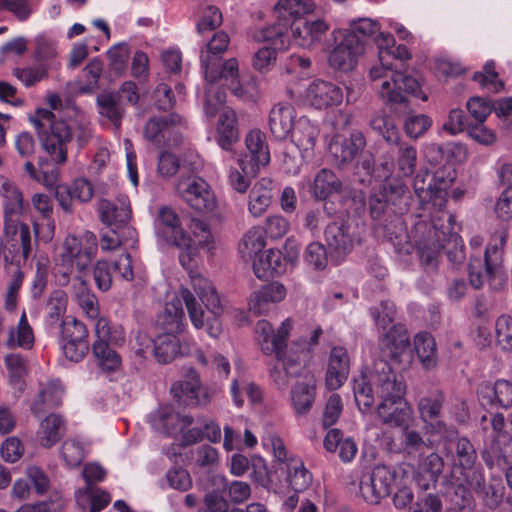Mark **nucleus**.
<instances>
[{
  "instance_id": "1",
  "label": "nucleus",
  "mask_w": 512,
  "mask_h": 512,
  "mask_svg": "<svg viewBox=\"0 0 512 512\" xmlns=\"http://www.w3.org/2000/svg\"><path fill=\"white\" fill-rule=\"evenodd\" d=\"M453 178L450 172L445 178L438 172L431 174L428 167L420 168L413 186L423 208L433 210L432 223H416L411 236L402 228V223H399L400 233L394 237L390 234V241L397 253L410 254L416 250L422 264L434 268L444 242L448 238L457 241V236L452 233L454 217L444 210L448 199L447 189Z\"/></svg>"
},
{
  "instance_id": "2",
  "label": "nucleus",
  "mask_w": 512,
  "mask_h": 512,
  "mask_svg": "<svg viewBox=\"0 0 512 512\" xmlns=\"http://www.w3.org/2000/svg\"><path fill=\"white\" fill-rule=\"evenodd\" d=\"M406 386L385 362H380L374 370H367L354 379L355 401L362 413L370 412L375 398L379 399L376 408L378 418L386 425L399 427L414 421L412 407L405 400Z\"/></svg>"
},
{
  "instance_id": "3",
  "label": "nucleus",
  "mask_w": 512,
  "mask_h": 512,
  "mask_svg": "<svg viewBox=\"0 0 512 512\" xmlns=\"http://www.w3.org/2000/svg\"><path fill=\"white\" fill-rule=\"evenodd\" d=\"M378 63L369 70L370 79L375 83L379 97L389 104H400L406 101L408 94L421 97L420 84L412 76L406 75L396 61L410 59L411 54L405 45H396L392 34H379L376 38Z\"/></svg>"
},
{
  "instance_id": "4",
  "label": "nucleus",
  "mask_w": 512,
  "mask_h": 512,
  "mask_svg": "<svg viewBox=\"0 0 512 512\" xmlns=\"http://www.w3.org/2000/svg\"><path fill=\"white\" fill-rule=\"evenodd\" d=\"M29 121L38 134L42 149L52 160H67L73 133L79 141H85L91 135L90 120L78 108L68 111L66 119H57L48 109H38Z\"/></svg>"
},
{
  "instance_id": "5",
  "label": "nucleus",
  "mask_w": 512,
  "mask_h": 512,
  "mask_svg": "<svg viewBox=\"0 0 512 512\" xmlns=\"http://www.w3.org/2000/svg\"><path fill=\"white\" fill-rule=\"evenodd\" d=\"M202 68L206 80L203 110L207 117L212 118L226 102V93L222 87H227L231 94L244 102H256L261 95L255 76L239 74L237 59L225 61L217 73L209 67V62L202 57Z\"/></svg>"
},
{
  "instance_id": "6",
  "label": "nucleus",
  "mask_w": 512,
  "mask_h": 512,
  "mask_svg": "<svg viewBox=\"0 0 512 512\" xmlns=\"http://www.w3.org/2000/svg\"><path fill=\"white\" fill-rule=\"evenodd\" d=\"M158 226L169 237L171 243L180 249L179 262L188 271L190 284L201 302L214 313L220 310V297L213 283L197 270L198 252L191 239L180 227L177 214L168 207L159 211Z\"/></svg>"
},
{
  "instance_id": "7",
  "label": "nucleus",
  "mask_w": 512,
  "mask_h": 512,
  "mask_svg": "<svg viewBox=\"0 0 512 512\" xmlns=\"http://www.w3.org/2000/svg\"><path fill=\"white\" fill-rule=\"evenodd\" d=\"M182 303L185 304L189 319L195 329H204L211 338H218L222 334L223 328L220 321L223 311L222 305L220 304L218 313H214L205 305L210 313L206 317L195 295L185 286H180L178 293L167 301L163 311L158 316V325L161 326L164 332L180 334L185 331L187 324Z\"/></svg>"
},
{
  "instance_id": "8",
  "label": "nucleus",
  "mask_w": 512,
  "mask_h": 512,
  "mask_svg": "<svg viewBox=\"0 0 512 512\" xmlns=\"http://www.w3.org/2000/svg\"><path fill=\"white\" fill-rule=\"evenodd\" d=\"M292 329V320L285 319L275 332L271 323L260 320L256 324L255 332L262 351L267 354H275L277 364L272 371V377L279 387L288 385V377L297 373L300 363L299 357L286 358V339Z\"/></svg>"
},
{
  "instance_id": "9",
  "label": "nucleus",
  "mask_w": 512,
  "mask_h": 512,
  "mask_svg": "<svg viewBox=\"0 0 512 512\" xmlns=\"http://www.w3.org/2000/svg\"><path fill=\"white\" fill-rule=\"evenodd\" d=\"M97 251L98 241L94 233L85 231L80 235H68L55 265L56 272L63 278L60 282L67 283L74 268L79 272L88 270Z\"/></svg>"
},
{
  "instance_id": "10",
  "label": "nucleus",
  "mask_w": 512,
  "mask_h": 512,
  "mask_svg": "<svg viewBox=\"0 0 512 512\" xmlns=\"http://www.w3.org/2000/svg\"><path fill=\"white\" fill-rule=\"evenodd\" d=\"M32 249V235L28 224L16 217H6L4 235L1 239V254L6 264L17 270L24 264Z\"/></svg>"
},
{
  "instance_id": "11",
  "label": "nucleus",
  "mask_w": 512,
  "mask_h": 512,
  "mask_svg": "<svg viewBox=\"0 0 512 512\" xmlns=\"http://www.w3.org/2000/svg\"><path fill=\"white\" fill-rule=\"evenodd\" d=\"M506 237L507 235L504 231L497 232L493 235L485 250L484 272L482 271L480 259H471L469 264V279L470 284L475 289L482 288L486 280L494 281L496 278H503L502 261Z\"/></svg>"
},
{
  "instance_id": "12",
  "label": "nucleus",
  "mask_w": 512,
  "mask_h": 512,
  "mask_svg": "<svg viewBox=\"0 0 512 512\" xmlns=\"http://www.w3.org/2000/svg\"><path fill=\"white\" fill-rule=\"evenodd\" d=\"M335 45L329 51L327 62L334 71L348 73L356 68L359 59L364 55V46L352 34L340 31L332 33Z\"/></svg>"
},
{
  "instance_id": "13",
  "label": "nucleus",
  "mask_w": 512,
  "mask_h": 512,
  "mask_svg": "<svg viewBox=\"0 0 512 512\" xmlns=\"http://www.w3.org/2000/svg\"><path fill=\"white\" fill-rule=\"evenodd\" d=\"M409 346L410 340L406 330L402 327H391L379 340V349L382 359L375 362L371 370H374L376 365L380 362H385L389 367L388 361L393 363L409 362Z\"/></svg>"
},
{
  "instance_id": "14",
  "label": "nucleus",
  "mask_w": 512,
  "mask_h": 512,
  "mask_svg": "<svg viewBox=\"0 0 512 512\" xmlns=\"http://www.w3.org/2000/svg\"><path fill=\"white\" fill-rule=\"evenodd\" d=\"M394 484V473L386 466L377 465L372 472L364 475L360 481V493L370 504H377L388 496Z\"/></svg>"
},
{
  "instance_id": "15",
  "label": "nucleus",
  "mask_w": 512,
  "mask_h": 512,
  "mask_svg": "<svg viewBox=\"0 0 512 512\" xmlns=\"http://www.w3.org/2000/svg\"><path fill=\"white\" fill-rule=\"evenodd\" d=\"M263 39L270 45L263 46L253 56V67L260 73H267L276 64L277 50L288 47V36L282 32L279 26L268 28L264 31Z\"/></svg>"
},
{
  "instance_id": "16",
  "label": "nucleus",
  "mask_w": 512,
  "mask_h": 512,
  "mask_svg": "<svg viewBox=\"0 0 512 512\" xmlns=\"http://www.w3.org/2000/svg\"><path fill=\"white\" fill-rule=\"evenodd\" d=\"M181 125L182 118L177 114H170L167 117H154L146 123L144 136L157 146L165 143L176 145L179 141V127Z\"/></svg>"
},
{
  "instance_id": "17",
  "label": "nucleus",
  "mask_w": 512,
  "mask_h": 512,
  "mask_svg": "<svg viewBox=\"0 0 512 512\" xmlns=\"http://www.w3.org/2000/svg\"><path fill=\"white\" fill-rule=\"evenodd\" d=\"M343 98L344 93L341 87L321 79L311 82L303 95L306 104L319 110L340 105Z\"/></svg>"
},
{
  "instance_id": "18",
  "label": "nucleus",
  "mask_w": 512,
  "mask_h": 512,
  "mask_svg": "<svg viewBox=\"0 0 512 512\" xmlns=\"http://www.w3.org/2000/svg\"><path fill=\"white\" fill-rule=\"evenodd\" d=\"M287 295L286 287L272 282L253 291L248 299V311L255 316L267 315L281 303Z\"/></svg>"
},
{
  "instance_id": "19",
  "label": "nucleus",
  "mask_w": 512,
  "mask_h": 512,
  "mask_svg": "<svg viewBox=\"0 0 512 512\" xmlns=\"http://www.w3.org/2000/svg\"><path fill=\"white\" fill-rule=\"evenodd\" d=\"M171 391L179 400L190 405L205 406L212 399V392L201 384L200 376L194 369L188 371L185 380L174 383Z\"/></svg>"
},
{
  "instance_id": "20",
  "label": "nucleus",
  "mask_w": 512,
  "mask_h": 512,
  "mask_svg": "<svg viewBox=\"0 0 512 512\" xmlns=\"http://www.w3.org/2000/svg\"><path fill=\"white\" fill-rule=\"evenodd\" d=\"M178 190L184 200L199 212H211L216 207L217 202L214 193L208 183L201 178H192L187 184L180 181Z\"/></svg>"
},
{
  "instance_id": "21",
  "label": "nucleus",
  "mask_w": 512,
  "mask_h": 512,
  "mask_svg": "<svg viewBox=\"0 0 512 512\" xmlns=\"http://www.w3.org/2000/svg\"><path fill=\"white\" fill-rule=\"evenodd\" d=\"M277 474L283 485L284 495L289 489L296 493L305 491L312 483V474L299 458H289L288 462L277 465Z\"/></svg>"
},
{
  "instance_id": "22",
  "label": "nucleus",
  "mask_w": 512,
  "mask_h": 512,
  "mask_svg": "<svg viewBox=\"0 0 512 512\" xmlns=\"http://www.w3.org/2000/svg\"><path fill=\"white\" fill-rule=\"evenodd\" d=\"M179 333L164 332L154 340V355L160 363H169L178 356L191 353L194 340L192 337L178 338Z\"/></svg>"
},
{
  "instance_id": "23",
  "label": "nucleus",
  "mask_w": 512,
  "mask_h": 512,
  "mask_svg": "<svg viewBox=\"0 0 512 512\" xmlns=\"http://www.w3.org/2000/svg\"><path fill=\"white\" fill-rule=\"evenodd\" d=\"M330 26L324 19L296 20L291 27V37L295 45L310 49L320 43Z\"/></svg>"
},
{
  "instance_id": "24",
  "label": "nucleus",
  "mask_w": 512,
  "mask_h": 512,
  "mask_svg": "<svg viewBox=\"0 0 512 512\" xmlns=\"http://www.w3.org/2000/svg\"><path fill=\"white\" fill-rule=\"evenodd\" d=\"M64 388L57 380L39 382L30 400V411L34 415L44 413L61 405Z\"/></svg>"
},
{
  "instance_id": "25",
  "label": "nucleus",
  "mask_w": 512,
  "mask_h": 512,
  "mask_svg": "<svg viewBox=\"0 0 512 512\" xmlns=\"http://www.w3.org/2000/svg\"><path fill=\"white\" fill-rule=\"evenodd\" d=\"M295 108L287 102H278L272 106L268 114V127L276 139L286 140L297 121Z\"/></svg>"
},
{
  "instance_id": "26",
  "label": "nucleus",
  "mask_w": 512,
  "mask_h": 512,
  "mask_svg": "<svg viewBox=\"0 0 512 512\" xmlns=\"http://www.w3.org/2000/svg\"><path fill=\"white\" fill-rule=\"evenodd\" d=\"M193 419L189 415H180L172 408L165 406L150 415L152 428L162 434L176 436L191 426Z\"/></svg>"
},
{
  "instance_id": "27",
  "label": "nucleus",
  "mask_w": 512,
  "mask_h": 512,
  "mask_svg": "<svg viewBox=\"0 0 512 512\" xmlns=\"http://www.w3.org/2000/svg\"><path fill=\"white\" fill-rule=\"evenodd\" d=\"M350 371V356L343 346L331 349L325 376L326 386L329 390L339 389L347 380Z\"/></svg>"
},
{
  "instance_id": "28",
  "label": "nucleus",
  "mask_w": 512,
  "mask_h": 512,
  "mask_svg": "<svg viewBox=\"0 0 512 512\" xmlns=\"http://www.w3.org/2000/svg\"><path fill=\"white\" fill-rule=\"evenodd\" d=\"M406 192V186L398 181L384 184L370 197L369 206L371 216L375 219L379 218L384 213L389 203L394 206H400L406 198Z\"/></svg>"
},
{
  "instance_id": "29",
  "label": "nucleus",
  "mask_w": 512,
  "mask_h": 512,
  "mask_svg": "<svg viewBox=\"0 0 512 512\" xmlns=\"http://www.w3.org/2000/svg\"><path fill=\"white\" fill-rule=\"evenodd\" d=\"M325 241L331 256L343 259L353 248V236L350 226L344 222H333L325 229Z\"/></svg>"
},
{
  "instance_id": "30",
  "label": "nucleus",
  "mask_w": 512,
  "mask_h": 512,
  "mask_svg": "<svg viewBox=\"0 0 512 512\" xmlns=\"http://www.w3.org/2000/svg\"><path fill=\"white\" fill-rule=\"evenodd\" d=\"M318 134V127L307 117L301 116L297 119L294 131L289 137L292 139L291 145L298 149L300 158L312 157Z\"/></svg>"
},
{
  "instance_id": "31",
  "label": "nucleus",
  "mask_w": 512,
  "mask_h": 512,
  "mask_svg": "<svg viewBox=\"0 0 512 512\" xmlns=\"http://www.w3.org/2000/svg\"><path fill=\"white\" fill-rule=\"evenodd\" d=\"M443 405V396H425L418 402V411L425 429L430 434L443 435L446 433V425L439 420Z\"/></svg>"
},
{
  "instance_id": "32",
  "label": "nucleus",
  "mask_w": 512,
  "mask_h": 512,
  "mask_svg": "<svg viewBox=\"0 0 512 512\" xmlns=\"http://www.w3.org/2000/svg\"><path fill=\"white\" fill-rule=\"evenodd\" d=\"M98 211L101 221L110 227L129 222L132 216L130 201L126 195H119L113 202L101 199Z\"/></svg>"
},
{
  "instance_id": "33",
  "label": "nucleus",
  "mask_w": 512,
  "mask_h": 512,
  "mask_svg": "<svg viewBox=\"0 0 512 512\" xmlns=\"http://www.w3.org/2000/svg\"><path fill=\"white\" fill-rule=\"evenodd\" d=\"M365 146L364 135L355 131L349 138L334 137L328 145V151L335 160H353L362 155Z\"/></svg>"
},
{
  "instance_id": "34",
  "label": "nucleus",
  "mask_w": 512,
  "mask_h": 512,
  "mask_svg": "<svg viewBox=\"0 0 512 512\" xmlns=\"http://www.w3.org/2000/svg\"><path fill=\"white\" fill-rule=\"evenodd\" d=\"M66 421L62 415L51 413L41 420L36 432L38 444L43 448L53 447L65 434Z\"/></svg>"
},
{
  "instance_id": "35",
  "label": "nucleus",
  "mask_w": 512,
  "mask_h": 512,
  "mask_svg": "<svg viewBox=\"0 0 512 512\" xmlns=\"http://www.w3.org/2000/svg\"><path fill=\"white\" fill-rule=\"evenodd\" d=\"M253 270L258 279L281 275L286 271L285 259L279 250H265L253 260Z\"/></svg>"
},
{
  "instance_id": "36",
  "label": "nucleus",
  "mask_w": 512,
  "mask_h": 512,
  "mask_svg": "<svg viewBox=\"0 0 512 512\" xmlns=\"http://www.w3.org/2000/svg\"><path fill=\"white\" fill-rule=\"evenodd\" d=\"M219 118L216 124L217 142L224 150H230L238 140L237 116L233 109L222 105L217 111Z\"/></svg>"
},
{
  "instance_id": "37",
  "label": "nucleus",
  "mask_w": 512,
  "mask_h": 512,
  "mask_svg": "<svg viewBox=\"0 0 512 512\" xmlns=\"http://www.w3.org/2000/svg\"><path fill=\"white\" fill-rule=\"evenodd\" d=\"M443 468V459L436 453L429 454L420 462L414 474L417 485L423 490H428L436 483Z\"/></svg>"
},
{
  "instance_id": "38",
  "label": "nucleus",
  "mask_w": 512,
  "mask_h": 512,
  "mask_svg": "<svg viewBox=\"0 0 512 512\" xmlns=\"http://www.w3.org/2000/svg\"><path fill=\"white\" fill-rule=\"evenodd\" d=\"M414 349L424 369L432 370L437 366V345L435 339L430 333H417L414 337Z\"/></svg>"
},
{
  "instance_id": "39",
  "label": "nucleus",
  "mask_w": 512,
  "mask_h": 512,
  "mask_svg": "<svg viewBox=\"0 0 512 512\" xmlns=\"http://www.w3.org/2000/svg\"><path fill=\"white\" fill-rule=\"evenodd\" d=\"M271 181L261 179L257 182L249 194L248 210L253 217L262 216L271 204Z\"/></svg>"
},
{
  "instance_id": "40",
  "label": "nucleus",
  "mask_w": 512,
  "mask_h": 512,
  "mask_svg": "<svg viewBox=\"0 0 512 512\" xmlns=\"http://www.w3.org/2000/svg\"><path fill=\"white\" fill-rule=\"evenodd\" d=\"M260 170V162H238L229 173V183L234 190L245 193Z\"/></svg>"
},
{
  "instance_id": "41",
  "label": "nucleus",
  "mask_w": 512,
  "mask_h": 512,
  "mask_svg": "<svg viewBox=\"0 0 512 512\" xmlns=\"http://www.w3.org/2000/svg\"><path fill=\"white\" fill-rule=\"evenodd\" d=\"M58 162H26L25 171L45 187L57 185L60 177Z\"/></svg>"
},
{
  "instance_id": "42",
  "label": "nucleus",
  "mask_w": 512,
  "mask_h": 512,
  "mask_svg": "<svg viewBox=\"0 0 512 512\" xmlns=\"http://www.w3.org/2000/svg\"><path fill=\"white\" fill-rule=\"evenodd\" d=\"M316 384L313 377L306 378L303 382H298L291 392L293 407L298 414L307 413L315 399Z\"/></svg>"
},
{
  "instance_id": "43",
  "label": "nucleus",
  "mask_w": 512,
  "mask_h": 512,
  "mask_svg": "<svg viewBox=\"0 0 512 512\" xmlns=\"http://www.w3.org/2000/svg\"><path fill=\"white\" fill-rule=\"evenodd\" d=\"M244 143L251 160H270L271 154L266 134L258 128L249 130Z\"/></svg>"
},
{
  "instance_id": "44",
  "label": "nucleus",
  "mask_w": 512,
  "mask_h": 512,
  "mask_svg": "<svg viewBox=\"0 0 512 512\" xmlns=\"http://www.w3.org/2000/svg\"><path fill=\"white\" fill-rule=\"evenodd\" d=\"M339 31L343 34L354 35L364 47L367 38L373 37L374 43L376 44V38L379 34H389L388 32L381 31V25L376 20L370 18L353 20L350 22L348 28Z\"/></svg>"
},
{
  "instance_id": "45",
  "label": "nucleus",
  "mask_w": 512,
  "mask_h": 512,
  "mask_svg": "<svg viewBox=\"0 0 512 512\" xmlns=\"http://www.w3.org/2000/svg\"><path fill=\"white\" fill-rule=\"evenodd\" d=\"M92 351L98 366L103 371L112 372L121 367V356L106 342H94Z\"/></svg>"
},
{
  "instance_id": "46",
  "label": "nucleus",
  "mask_w": 512,
  "mask_h": 512,
  "mask_svg": "<svg viewBox=\"0 0 512 512\" xmlns=\"http://www.w3.org/2000/svg\"><path fill=\"white\" fill-rule=\"evenodd\" d=\"M1 192L5 199L4 209L6 217H16L23 210V196L19 189L9 180L0 178Z\"/></svg>"
},
{
  "instance_id": "47",
  "label": "nucleus",
  "mask_w": 512,
  "mask_h": 512,
  "mask_svg": "<svg viewBox=\"0 0 512 512\" xmlns=\"http://www.w3.org/2000/svg\"><path fill=\"white\" fill-rule=\"evenodd\" d=\"M189 229L192 233V245L196 247L199 253V248L207 249L208 251L214 249L215 237L206 222L201 219L193 218L189 224Z\"/></svg>"
},
{
  "instance_id": "48",
  "label": "nucleus",
  "mask_w": 512,
  "mask_h": 512,
  "mask_svg": "<svg viewBox=\"0 0 512 512\" xmlns=\"http://www.w3.org/2000/svg\"><path fill=\"white\" fill-rule=\"evenodd\" d=\"M60 458L68 468L78 467L86 456V446L75 438L65 440L60 447Z\"/></svg>"
},
{
  "instance_id": "49",
  "label": "nucleus",
  "mask_w": 512,
  "mask_h": 512,
  "mask_svg": "<svg viewBox=\"0 0 512 512\" xmlns=\"http://www.w3.org/2000/svg\"><path fill=\"white\" fill-rule=\"evenodd\" d=\"M5 365L8 370L10 384L16 390V397H19L24 390L23 378L27 372L25 361L18 354H9L5 357Z\"/></svg>"
},
{
  "instance_id": "50",
  "label": "nucleus",
  "mask_w": 512,
  "mask_h": 512,
  "mask_svg": "<svg viewBox=\"0 0 512 512\" xmlns=\"http://www.w3.org/2000/svg\"><path fill=\"white\" fill-rule=\"evenodd\" d=\"M252 477L257 484L275 494L283 493V485L277 474V465H273L271 469H267L264 464L254 465Z\"/></svg>"
},
{
  "instance_id": "51",
  "label": "nucleus",
  "mask_w": 512,
  "mask_h": 512,
  "mask_svg": "<svg viewBox=\"0 0 512 512\" xmlns=\"http://www.w3.org/2000/svg\"><path fill=\"white\" fill-rule=\"evenodd\" d=\"M78 280L79 286L74 291L75 300L89 318L96 319L99 316L98 299L81 278Z\"/></svg>"
},
{
  "instance_id": "52",
  "label": "nucleus",
  "mask_w": 512,
  "mask_h": 512,
  "mask_svg": "<svg viewBox=\"0 0 512 512\" xmlns=\"http://www.w3.org/2000/svg\"><path fill=\"white\" fill-rule=\"evenodd\" d=\"M340 185L338 178L333 172L322 169L315 177L313 194L317 199L324 200L329 195L338 192Z\"/></svg>"
},
{
  "instance_id": "53",
  "label": "nucleus",
  "mask_w": 512,
  "mask_h": 512,
  "mask_svg": "<svg viewBox=\"0 0 512 512\" xmlns=\"http://www.w3.org/2000/svg\"><path fill=\"white\" fill-rule=\"evenodd\" d=\"M214 481L218 484L219 488L227 491L229 500L234 504H240L248 500L251 496V487L244 481H232L228 483L225 477L220 475L214 476Z\"/></svg>"
},
{
  "instance_id": "54",
  "label": "nucleus",
  "mask_w": 512,
  "mask_h": 512,
  "mask_svg": "<svg viewBox=\"0 0 512 512\" xmlns=\"http://www.w3.org/2000/svg\"><path fill=\"white\" fill-rule=\"evenodd\" d=\"M266 245L264 231L260 227H253L243 237V257L256 259L263 252Z\"/></svg>"
},
{
  "instance_id": "55",
  "label": "nucleus",
  "mask_w": 512,
  "mask_h": 512,
  "mask_svg": "<svg viewBox=\"0 0 512 512\" xmlns=\"http://www.w3.org/2000/svg\"><path fill=\"white\" fill-rule=\"evenodd\" d=\"M80 342L88 341V330L86 326L74 317L67 316L61 324L59 342Z\"/></svg>"
},
{
  "instance_id": "56",
  "label": "nucleus",
  "mask_w": 512,
  "mask_h": 512,
  "mask_svg": "<svg viewBox=\"0 0 512 512\" xmlns=\"http://www.w3.org/2000/svg\"><path fill=\"white\" fill-rule=\"evenodd\" d=\"M496 344L505 351H512V316L499 315L494 323Z\"/></svg>"
},
{
  "instance_id": "57",
  "label": "nucleus",
  "mask_w": 512,
  "mask_h": 512,
  "mask_svg": "<svg viewBox=\"0 0 512 512\" xmlns=\"http://www.w3.org/2000/svg\"><path fill=\"white\" fill-rule=\"evenodd\" d=\"M97 104L101 116L106 117L118 127L122 118V110L116 96L112 93H101L97 97Z\"/></svg>"
},
{
  "instance_id": "58",
  "label": "nucleus",
  "mask_w": 512,
  "mask_h": 512,
  "mask_svg": "<svg viewBox=\"0 0 512 512\" xmlns=\"http://www.w3.org/2000/svg\"><path fill=\"white\" fill-rule=\"evenodd\" d=\"M33 342V333L28 324L25 312L22 313L17 328L11 329L7 340L9 347H30Z\"/></svg>"
},
{
  "instance_id": "59",
  "label": "nucleus",
  "mask_w": 512,
  "mask_h": 512,
  "mask_svg": "<svg viewBox=\"0 0 512 512\" xmlns=\"http://www.w3.org/2000/svg\"><path fill=\"white\" fill-rule=\"evenodd\" d=\"M25 475L37 495L43 496L48 493L51 487V479L43 468L37 465H29L25 469Z\"/></svg>"
},
{
  "instance_id": "60",
  "label": "nucleus",
  "mask_w": 512,
  "mask_h": 512,
  "mask_svg": "<svg viewBox=\"0 0 512 512\" xmlns=\"http://www.w3.org/2000/svg\"><path fill=\"white\" fill-rule=\"evenodd\" d=\"M95 342H106L107 344H121L124 341V333L121 328H111L104 317H97L95 322Z\"/></svg>"
},
{
  "instance_id": "61",
  "label": "nucleus",
  "mask_w": 512,
  "mask_h": 512,
  "mask_svg": "<svg viewBox=\"0 0 512 512\" xmlns=\"http://www.w3.org/2000/svg\"><path fill=\"white\" fill-rule=\"evenodd\" d=\"M195 357L199 364L216 371L221 377L226 378L230 373V363L222 354L215 353L207 357L202 350H197Z\"/></svg>"
},
{
  "instance_id": "62",
  "label": "nucleus",
  "mask_w": 512,
  "mask_h": 512,
  "mask_svg": "<svg viewBox=\"0 0 512 512\" xmlns=\"http://www.w3.org/2000/svg\"><path fill=\"white\" fill-rule=\"evenodd\" d=\"M304 261L314 270H323L328 262L325 246L320 242L310 243L306 247Z\"/></svg>"
},
{
  "instance_id": "63",
  "label": "nucleus",
  "mask_w": 512,
  "mask_h": 512,
  "mask_svg": "<svg viewBox=\"0 0 512 512\" xmlns=\"http://www.w3.org/2000/svg\"><path fill=\"white\" fill-rule=\"evenodd\" d=\"M35 58L40 62H49L56 58L57 44L56 42L49 36L45 34H40L35 37Z\"/></svg>"
},
{
  "instance_id": "64",
  "label": "nucleus",
  "mask_w": 512,
  "mask_h": 512,
  "mask_svg": "<svg viewBox=\"0 0 512 512\" xmlns=\"http://www.w3.org/2000/svg\"><path fill=\"white\" fill-rule=\"evenodd\" d=\"M474 80L490 91L498 92L503 88V82L498 79V74L492 61L485 64L483 72H476L474 74Z\"/></svg>"
}]
</instances>
